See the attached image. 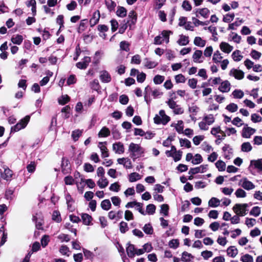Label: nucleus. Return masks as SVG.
<instances>
[{"label": "nucleus", "mask_w": 262, "mask_h": 262, "mask_svg": "<svg viewBox=\"0 0 262 262\" xmlns=\"http://www.w3.org/2000/svg\"><path fill=\"white\" fill-rule=\"evenodd\" d=\"M128 151L131 157L135 160L143 157L145 150L140 144L131 143L128 146Z\"/></svg>", "instance_id": "obj_1"}, {"label": "nucleus", "mask_w": 262, "mask_h": 262, "mask_svg": "<svg viewBox=\"0 0 262 262\" xmlns=\"http://www.w3.org/2000/svg\"><path fill=\"white\" fill-rule=\"evenodd\" d=\"M154 120L156 124L165 125L169 121L170 117L165 114L164 111L161 110L159 114L155 116Z\"/></svg>", "instance_id": "obj_4"}, {"label": "nucleus", "mask_w": 262, "mask_h": 262, "mask_svg": "<svg viewBox=\"0 0 262 262\" xmlns=\"http://www.w3.org/2000/svg\"><path fill=\"white\" fill-rule=\"evenodd\" d=\"M81 218L83 224L85 225H89L92 221V217L88 214H82Z\"/></svg>", "instance_id": "obj_44"}, {"label": "nucleus", "mask_w": 262, "mask_h": 262, "mask_svg": "<svg viewBox=\"0 0 262 262\" xmlns=\"http://www.w3.org/2000/svg\"><path fill=\"white\" fill-rule=\"evenodd\" d=\"M174 79L177 83H184L186 80L185 76L181 74L175 76Z\"/></svg>", "instance_id": "obj_62"}, {"label": "nucleus", "mask_w": 262, "mask_h": 262, "mask_svg": "<svg viewBox=\"0 0 262 262\" xmlns=\"http://www.w3.org/2000/svg\"><path fill=\"white\" fill-rule=\"evenodd\" d=\"M109 189L112 191L118 192L120 189V185L118 182H115L110 185Z\"/></svg>", "instance_id": "obj_56"}, {"label": "nucleus", "mask_w": 262, "mask_h": 262, "mask_svg": "<svg viewBox=\"0 0 262 262\" xmlns=\"http://www.w3.org/2000/svg\"><path fill=\"white\" fill-rule=\"evenodd\" d=\"M252 149V145L249 142L243 143L241 145V150L243 152H248Z\"/></svg>", "instance_id": "obj_37"}, {"label": "nucleus", "mask_w": 262, "mask_h": 262, "mask_svg": "<svg viewBox=\"0 0 262 262\" xmlns=\"http://www.w3.org/2000/svg\"><path fill=\"white\" fill-rule=\"evenodd\" d=\"M126 251L127 256L129 257L133 258L136 255V248L135 246L129 243L127 244V247L126 248Z\"/></svg>", "instance_id": "obj_23"}, {"label": "nucleus", "mask_w": 262, "mask_h": 262, "mask_svg": "<svg viewBox=\"0 0 262 262\" xmlns=\"http://www.w3.org/2000/svg\"><path fill=\"white\" fill-rule=\"evenodd\" d=\"M256 130L250 127H245L243 129L242 136L246 138H250L251 136L254 134Z\"/></svg>", "instance_id": "obj_22"}, {"label": "nucleus", "mask_w": 262, "mask_h": 262, "mask_svg": "<svg viewBox=\"0 0 262 262\" xmlns=\"http://www.w3.org/2000/svg\"><path fill=\"white\" fill-rule=\"evenodd\" d=\"M82 131L81 130L77 129L72 132V137L74 141H76L78 138L81 136Z\"/></svg>", "instance_id": "obj_50"}, {"label": "nucleus", "mask_w": 262, "mask_h": 262, "mask_svg": "<svg viewBox=\"0 0 262 262\" xmlns=\"http://www.w3.org/2000/svg\"><path fill=\"white\" fill-rule=\"evenodd\" d=\"M223 59V56L221 55V53L219 51H216L212 57V60L214 62L217 63L220 62Z\"/></svg>", "instance_id": "obj_35"}, {"label": "nucleus", "mask_w": 262, "mask_h": 262, "mask_svg": "<svg viewBox=\"0 0 262 262\" xmlns=\"http://www.w3.org/2000/svg\"><path fill=\"white\" fill-rule=\"evenodd\" d=\"M221 203V201L215 197H212L211 198L208 203L209 207H217L220 206Z\"/></svg>", "instance_id": "obj_29"}, {"label": "nucleus", "mask_w": 262, "mask_h": 262, "mask_svg": "<svg viewBox=\"0 0 262 262\" xmlns=\"http://www.w3.org/2000/svg\"><path fill=\"white\" fill-rule=\"evenodd\" d=\"M76 82V78L75 75H71L67 79V84L70 85L71 84L75 83Z\"/></svg>", "instance_id": "obj_64"}, {"label": "nucleus", "mask_w": 262, "mask_h": 262, "mask_svg": "<svg viewBox=\"0 0 262 262\" xmlns=\"http://www.w3.org/2000/svg\"><path fill=\"white\" fill-rule=\"evenodd\" d=\"M240 259L242 262H253V257L248 254L242 256Z\"/></svg>", "instance_id": "obj_53"}, {"label": "nucleus", "mask_w": 262, "mask_h": 262, "mask_svg": "<svg viewBox=\"0 0 262 262\" xmlns=\"http://www.w3.org/2000/svg\"><path fill=\"white\" fill-rule=\"evenodd\" d=\"M144 93L145 98L148 97H156L160 96L162 94V93L159 90L155 88H152L149 86H147L145 88Z\"/></svg>", "instance_id": "obj_8"}, {"label": "nucleus", "mask_w": 262, "mask_h": 262, "mask_svg": "<svg viewBox=\"0 0 262 262\" xmlns=\"http://www.w3.org/2000/svg\"><path fill=\"white\" fill-rule=\"evenodd\" d=\"M105 5L110 11L114 10L116 4L112 0H105Z\"/></svg>", "instance_id": "obj_38"}, {"label": "nucleus", "mask_w": 262, "mask_h": 262, "mask_svg": "<svg viewBox=\"0 0 262 262\" xmlns=\"http://www.w3.org/2000/svg\"><path fill=\"white\" fill-rule=\"evenodd\" d=\"M164 76L160 75H157L154 77L153 81L156 84H160L164 81Z\"/></svg>", "instance_id": "obj_54"}, {"label": "nucleus", "mask_w": 262, "mask_h": 262, "mask_svg": "<svg viewBox=\"0 0 262 262\" xmlns=\"http://www.w3.org/2000/svg\"><path fill=\"white\" fill-rule=\"evenodd\" d=\"M239 185L246 190H251L255 188V185L247 178H243L239 182Z\"/></svg>", "instance_id": "obj_10"}, {"label": "nucleus", "mask_w": 262, "mask_h": 262, "mask_svg": "<svg viewBox=\"0 0 262 262\" xmlns=\"http://www.w3.org/2000/svg\"><path fill=\"white\" fill-rule=\"evenodd\" d=\"M99 78L102 82L108 83L112 80V77L110 73L105 70L100 72Z\"/></svg>", "instance_id": "obj_16"}, {"label": "nucleus", "mask_w": 262, "mask_h": 262, "mask_svg": "<svg viewBox=\"0 0 262 262\" xmlns=\"http://www.w3.org/2000/svg\"><path fill=\"white\" fill-rule=\"evenodd\" d=\"M193 43L196 46L204 47L206 45V41L200 37H195Z\"/></svg>", "instance_id": "obj_36"}, {"label": "nucleus", "mask_w": 262, "mask_h": 262, "mask_svg": "<svg viewBox=\"0 0 262 262\" xmlns=\"http://www.w3.org/2000/svg\"><path fill=\"white\" fill-rule=\"evenodd\" d=\"M156 206L154 204H149L146 206V213L149 215H152L155 213Z\"/></svg>", "instance_id": "obj_52"}, {"label": "nucleus", "mask_w": 262, "mask_h": 262, "mask_svg": "<svg viewBox=\"0 0 262 262\" xmlns=\"http://www.w3.org/2000/svg\"><path fill=\"white\" fill-rule=\"evenodd\" d=\"M189 37L188 36L181 35L179 36V39L177 41V43L181 46H186L189 43Z\"/></svg>", "instance_id": "obj_28"}, {"label": "nucleus", "mask_w": 262, "mask_h": 262, "mask_svg": "<svg viewBox=\"0 0 262 262\" xmlns=\"http://www.w3.org/2000/svg\"><path fill=\"white\" fill-rule=\"evenodd\" d=\"M144 66L148 69H152L156 67L158 63L154 61L150 60L148 58H145L144 60Z\"/></svg>", "instance_id": "obj_33"}, {"label": "nucleus", "mask_w": 262, "mask_h": 262, "mask_svg": "<svg viewBox=\"0 0 262 262\" xmlns=\"http://www.w3.org/2000/svg\"><path fill=\"white\" fill-rule=\"evenodd\" d=\"M106 142H100L98 145V147L100 149L102 158H107L109 156L108 151L106 146Z\"/></svg>", "instance_id": "obj_19"}, {"label": "nucleus", "mask_w": 262, "mask_h": 262, "mask_svg": "<svg viewBox=\"0 0 262 262\" xmlns=\"http://www.w3.org/2000/svg\"><path fill=\"white\" fill-rule=\"evenodd\" d=\"M23 37L20 35L13 36L11 38V41L14 44L20 45L23 41Z\"/></svg>", "instance_id": "obj_41"}, {"label": "nucleus", "mask_w": 262, "mask_h": 262, "mask_svg": "<svg viewBox=\"0 0 262 262\" xmlns=\"http://www.w3.org/2000/svg\"><path fill=\"white\" fill-rule=\"evenodd\" d=\"M137 21V15L134 11H130L128 13L127 20L126 23L131 28L132 25L135 24Z\"/></svg>", "instance_id": "obj_14"}, {"label": "nucleus", "mask_w": 262, "mask_h": 262, "mask_svg": "<svg viewBox=\"0 0 262 262\" xmlns=\"http://www.w3.org/2000/svg\"><path fill=\"white\" fill-rule=\"evenodd\" d=\"M227 253L230 257H234L237 254L238 250L234 246H230L227 249Z\"/></svg>", "instance_id": "obj_32"}, {"label": "nucleus", "mask_w": 262, "mask_h": 262, "mask_svg": "<svg viewBox=\"0 0 262 262\" xmlns=\"http://www.w3.org/2000/svg\"><path fill=\"white\" fill-rule=\"evenodd\" d=\"M59 252L61 254L63 255H67V256H69L70 255V254H69V253L70 252V250L69 248L67 246H61L59 249Z\"/></svg>", "instance_id": "obj_55"}, {"label": "nucleus", "mask_w": 262, "mask_h": 262, "mask_svg": "<svg viewBox=\"0 0 262 262\" xmlns=\"http://www.w3.org/2000/svg\"><path fill=\"white\" fill-rule=\"evenodd\" d=\"M128 227L127 223L122 221L119 224V230L121 233H125L126 231L128 230Z\"/></svg>", "instance_id": "obj_45"}, {"label": "nucleus", "mask_w": 262, "mask_h": 262, "mask_svg": "<svg viewBox=\"0 0 262 262\" xmlns=\"http://www.w3.org/2000/svg\"><path fill=\"white\" fill-rule=\"evenodd\" d=\"M179 242L177 239H173L169 241L168 246L170 248L173 249H176L179 247Z\"/></svg>", "instance_id": "obj_59"}, {"label": "nucleus", "mask_w": 262, "mask_h": 262, "mask_svg": "<svg viewBox=\"0 0 262 262\" xmlns=\"http://www.w3.org/2000/svg\"><path fill=\"white\" fill-rule=\"evenodd\" d=\"M194 257L190 253L184 251L182 254L181 260L183 262H191Z\"/></svg>", "instance_id": "obj_27"}, {"label": "nucleus", "mask_w": 262, "mask_h": 262, "mask_svg": "<svg viewBox=\"0 0 262 262\" xmlns=\"http://www.w3.org/2000/svg\"><path fill=\"white\" fill-rule=\"evenodd\" d=\"M232 95L234 98H242L244 96V93L239 90H235L232 92Z\"/></svg>", "instance_id": "obj_60"}, {"label": "nucleus", "mask_w": 262, "mask_h": 262, "mask_svg": "<svg viewBox=\"0 0 262 262\" xmlns=\"http://www.w3.org/2000/svg\"><path fill=\"white\" fill-rule=\"evenodd\" d=\"M192 59L195 63H202L204 61L203 52L201 50H196L192 55Z\"/></svg>", "instance_id": "obj_12"}, {"label": "nucleus", "mask_w": 262, "mask_h": 262, "mask_svg": "<svg viewBox=\"0 0 262 262\" xmlns=\"http://www.w3.org/2000/svg\"><path fill=\"white\" fill-rule=\"evenodd\" d=\"M250 214L254 216H258L260 214V209L258 206L254 207L250 211Z\"/></svg>", "instance_id": "obj_58"}, {"label": "nucleus", "mask_w": 262, "mask_h": 262, "mask_svg": "<svg viewBox=\"0 0 262 262\" xmlns=\"http://www.w3.org/2000/svg\"><path fill=\"white\" fill-rule=\"evenodd\" d=\"M210 11L206 8L202 9H198L196 11V16L198 17V14H200L204 18H207L209 16Z\"/></svg>", "instance_id": "obj_26"}, {"label": "nucleus", "mask_w": 262, "mask_h": 262, "mask_svg": "<svg viewBox=\"0 0 262 262\" xmlns=\"http://www.w3.org/2000/svg\"><path fill=\"white\" fill-rule=\"evenodd\" d=\"M172 33L170 31H163L160 35L157 36L154 39V43L156 45H161L164 41L166 43L169 41V35Z\"/></svg>", "instance_id": "obj_5"}, {"label": "nucleus", "mask_w": 262, "mask_h": 262, "mask_svg": "<svg viewBox=\"0 0 262 262\" xmlns=\"http://www.w3.org/2000/svg\"><path fill=\"white\" fill-rule=\"evenodd\" d=\"M113 150L117 154L121 155L124 152V147L120 142H116L113 144Z\"/></svg>", "instance_id": "obj_15"}, {"label": "nucleus", "mask_w": 262, "mask_h": 262, "mask_svg": "<svg viewBox=\"0 0 262 262\" xmlns=\"http://www.w3.org/2000/svg\"><path fill=\"white\" fill-rule=\"evenodd\" d=\"M141 179V176L137 172H133L129 175V181L130 182L137 181Z\"/></svg>", "instance_id": "obj_42"}, {"label": "nucleus", "mask_w": 262, "mask_h": 262, "mask_svg": "<svg viewBox=\"0 0 262 262\" xmlns=\"http://www.w3.org/2000/svg\"><path fill=\"white\" fill-rule=\"evenodd\" d=\"M210 133L211 135L216 137L217 140H222L226 137V133L221 129L219 126L212 127L211 129Z\"/></svg>", "instance_id": "obj_9"}, {"label": "nucleus", "mask_w": 262, "mask_h": 262, "mask_svg": "<svg viewBox=\"0 0 262 262\" xmlns=\"http://www.w3.org/2000/svg\"><path fill=\"white\" fill-rule=\"evenodd\" d=\"M250 163L255 168L262 170V159L251 160Z\"/></svg>", "instance_id": "obj_31"}, {"label": "nucleus", "mask_w": 262, "mask_h": 262, "mask_svg": "<svg viewBox=\"0 0 262 262\" xmlns=\"http://www.w3.org/2000/svg\"><path fill=\"white\" fill-rule=\"evenodd\" d=\"M78 176L80 178V181L77 182L76 184L77 186L78 189L79 191H80L81 193H82L83 191V186L82 185L81 188H80L79 186V183L80 184H82V183H84L87 185L88 187H89L90 188H93L95 186V183L94 181L91 179L84 180L82 177L80 176V173L79 172H77L76 174H75V179H77Z\"/></svg>", "instance_id": "obj_3"}, {"label": "nucleus", "mask_w": 262, "mask_h": 262, "mask_svg": "<svg viewBox=\"0 0 262 262\" xmlns=\"http://www.w3.org/2000/svg\"><path fill=\"white\" fill-rule=\"evenodd\" d=\"M207 166V165H202L199 167L190 168L189 173L195 174L198 173H204L206 171Z\"/></svg>", "instance_id": "obj_17"}, {"label": "nucleus", "mask_w": 262, "mask_h": 262, "mask_svg": "<svg viewBox=\"0 0 262 262\" xmlns=\"http://www.w3.org/2000/svg\"><path fill=\"white\" fill-rule=\"evenodd\" d=\"M91 87L92 89L98 91L99 89L100 85L99 83V81L97 79H94L93 80L91 83Z\"/></svg>", "instance_id": "obj_63"}, {"label": "nucleus", "mask_w": 262, "mask_h": 262, "mask_svg": "<svg viewBox=\"0 0 262 262\" xmlns=\"http://www.w3.org/2000/svg\"><path fill=\"white\" fill-rule=\"evenodd\" d=\"M235 194L237 198H245L246 196V192L242 188H238L235 192Z\"/></svg>", "instance_id": "obj_57"}, {"label": "nucleus", "mask_w": 262, "mask_h": 262, "mask_svg": "<svg viewBox=\"0 0 262 262\" xmlns=\"http://www.w3.org/2000/svg\"><path fill=\"white\" fill-rule=\"evenodd\" d=\"M182 7L183 9L187 11H190L192 9L191 5H190V3L187 0H185L184 1H183Z\"/></svg>", "instance_id": "obj_61"}, {"label": "nucleus", "mask_w": 262, "mask_h": 262, "mask_svg": "<svg viewBox=\"0 0 262 262\" xmlns=\"http://www.w3.org/2000/svg\"><path fill=\"white\" fill-rule=\"evenodd\" d=\"M97 184L100 188H104L108 185V181L105 177H100Z\"/></svg>", "instance_id": "obj_30"}, {"label": "nucleus", "mask_w": 262, "mask_h": 262, "mask_svg": "<svg viewBox=\"0 0 262 262\" xmlns=\"http://www.w3.org/2000/svg\"><path fill=\"white\" fill-rule=\"evenodd\" d=\"M218 89L223 93L228 92L230 89V83L228 81H224L221 82Z\"/></svg>", "instance_id": "obj_24"}, {"label": "nucleus", "mask_w": 262, "mask_h": 262, "mask_svg": "<svg viewBox=\"0 0 262 262\" xmlns=\"http://www.w3.org/2000/svg\"><path fill=\"white\" fill-rule=\"evenodd\" d=\"M203 161V159L201 155L197 154L193 157L191 161L192 163L194 165L199 164Z\"/></svg>", "instance_id": "obj_49"}, {"label": "nucleus", "mask_w": 262, "mask_h": 262, "mask_svg": "<svg viewBox=\"0 0 262 262\" xmlns=\"http://www.w3.org/2000/svg\"><path fill=\"white\" fill-rule=\"evenodd\" d=\"M91 58L89 56H85L82 61L76 63V67L79 69H85L91 62Z\"/></svg>", "instance_id": "obj_18"}, {"label": "nucleus", "mask_w": 262, "mask_h": 262, "mask_svg": "<svg viewBox=\"0 0 262 262\" xmlns=\"http://www.w3.org/2000/svg\"><path fill=\"white\" fill-rule=\"evenodd\" d=\"M229 74L238 80H241L244 77V72L241 70L236 69H232L230 71Z\"/></svg>", "instance_id": "obj_13"}, {"label": "nucleus", "mask_w": 262, "mask_h": 262, "mask_svg": "<svg viewBox=\"0 0 262 262\" xmlns=\"http://www.w3.org/2000/svg\"><path fill=\"white\" fill-rule=\"evenodd\" d=\"M214 122V118L213 115L209 114L204 116L202 120L199 123V126L202 130H207L209 126Z\"/></svg>", "instance_id": "obj_2"}, {"label": "nucleus", "mask_w": 262, "mask_h": 262, "mask_svg": "<svg viewBox=\"0 0 262 262\" xmlns=\"http://www.w3.org/2000/svg\"><path fill=\"white\" fill-rule=\"evenodd\" d=\"M110 135V131L106 127H103L99 132L98 136L99 138L106 137Z\"/></svg>", "instance_id": "obj_34"}, {"label": "nucleus", "mask_w": 262, "mask_h": 262, "mask_svg": "<svg viewBox=\"0 0 262 262\" xmlns=\"http://www.w3.org/2000/svg\"><path fill=\"white\" fill-rule=\"evenodd\" d=\"M232 57L234 61H239L242 60L243 56L241 54L240 51L237 50L232 53Z\"/></svg>", "instance_id": "obj_39"}, {"label": "nucleus", "mask_w": 262, "mask_h": 262, "mask_svg": "<svg viewBox=\"0 0 262 262\" xmlns=\"http://www.w3.org/2000/svg\"><path fill=\"white\" fill-rule=\"evenodd\" d=\"M46 76L43 77L39 82L41 86H44L49 81L50 78L53 76V72L48 70L46 72Z\"/></svg>", "instance_id": "obj_25"}, {"label": "nucleus", "mask_w": 262, "mask_h": 262, "mask_svg": "<svg viewBox=\"0 0 262 262\" xmlns=\"http://www.w3.org/2000/svg\"><path fill=\"white\" fill-rule=\"evenodd\" d=\"M143 231L147 234H152L154 229L150 224H146L143 228Z\"/></svg>", "instance_id": "obj_48"}, {"label": "nucleus", "mask_w": 262, "mask_h": 262, "mask_svg": "<svg viewBox=\"0 0 262 262\" xmlns=\"http://www.w3.org/2000/svg\"><path fill=\"white\" fill-rule=\"evenodd\" d=\"M126 10L123 7H118L116 11V14L117 16L123 17L126 15Z\"/></svg>", "instance_id": "obj_47"}, {"label": "nucleus", "mask_w": 262, "mask_h": 262, "mask_svg": "<svg viewBox=\"0 0 262 262\" xmlns=\"http://www.w3.org/2000/svg\"><path fill=\"white\" fill-rule=\"evenodd\" d=\"M30 119V117L29 116H26L25 118L21 119L16 125L11 127V131L16 132L24 128L28 123Z\"/></svg>", "instance_id": "obj_6"}, {"label": "nucleus", "mask_w": 262, "mask_h": 262, "mask_svg": "<svg viewBox=\"0 0 262 262\" xmlns=\"http://www.w3.org/2000/svg\"><path fill=\"white\" fill-rule=\"evenodd\" d=\"M169 107L173 110V112L176 114H181L183 113L182 108L178 105L173 99H169L167 102Z\"/></svg>", "instance_id": "obj_11"}, {"label": "nucleus", "mask_w": 262, "mask_h": 262, "mask_svg": "<svg viewBox=\"0 0 262 262\" xmlns=\"http://www.w3.org/2000/svg\"><path fill=\"white\" fill-rule=\"evenodd\" d=\"M100 17V14L99 10H96L93 13L92 17L90 20V24L91 27L94 26L99 22Z\"/></svg>", "instance_id": "obj_20"}, {"label": "nucleus", "mask_w": 262, "mask_h": 262, "mask_svg": "<svg viewBox=\"0 0 262 262\" xmlns=\"http://www.w3.org/2000/svg\"><path fill=\"white\" fill-rule=\"evenodd\" d=\"M220 48L222 51L227 54L230 53L233 49V47L226 42H222L220 45Z\"/></svg>", "instance_id": "obj_21"}, {"label": "nucleus", "mask_w": 262, "mask_h": 262, "mask_svg": "<svg viewBox=\"0 0 262 262\" xmlns=\"http://www.w3.org/2000/svg\"><path fill=\"white\" fill-rule=\"evenodd\" d=\"M247 204H236L232 209L236 214L243 216L247 214Z\"/></svg>", "instance_id": "obj_7"}, {"label": "nucleus", "mask_w": 262, "mask_h": 262, "mask_svg": "<svg viewBox=\"0 0 262 262\" xmlns=\"http://www.w3.org/2000/svg\"><path fill=\"white\" fill-rule=\"evenodd\" d=\"M172 126L175 127L176 130L179 133H182L183 132L184 125L182 121H178L176 124H174V125L172 124Z\"/></svg>", "instance_id": "obj_40"}, {"label": "nucleus", "mask_w": 262, "mask_h": 262, "mask_svg": "<svg viewBox=\"0 0 262 262\" xmlns=\"http://www.w3.org/2000/svg\"><path fill=\"white\" fill-rule=\"evenodd\" d=\"M215 166L220 171H223L226 169V164L222 160H218L215 163Z\"/></svg>", "instance_id": "obj_43"}, {"label": "nucleus", "mask_w": 262, "mask_h": 262, "mask_svg": "<svg viewBox=\"0 0 262 262\" xmlns=\"http://www.w3.org/2000/svg\"><path fill=\"white\" fill-rule=\"evenodd\" d=\"M129 43L126 41H122L120 43V48L121 50L128 52L129 51Z\"/></svg>", "instance_id": "obj_51"}, {"label": "nucleus", "mask_w": 262, "mask_h": 262, "mask_svg": "<svg viewBox=\"0 0 262 262\" xmlns=\"http://www.w3.org/2000/svg\"><path fill=\"white\" fill-rule=\"evenodd\" d=\"M101 208L105 210H108L111 207V203L109 200H104L101 203Z\"/></svg>", "instance_id": "obj_46"}]
</instances>
